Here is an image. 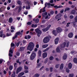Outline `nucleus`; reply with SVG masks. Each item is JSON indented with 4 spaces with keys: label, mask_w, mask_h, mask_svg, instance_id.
<instances>
[{
    "label": "nucleus",
    "mask_w": 77,
    "mask_h": 77,
    "mask_svg": "<svg viewBox=\"0 0 77 77\" xmlns=\"http://www.w3.org/2000/svg\"><path fill=\"white\" fill-rule=\"evenodd\" d=\"M34 43H33L32 42H30L27 47V50H29V51H32L33 50V48H34Z\"/></svg>",
    "instance_id": "obj_1"
},
{
    "label": "nucleus",
    "mask_w": 77,
    "mask_h": 77,
    "mask_svg": "<svg viewBox=\"0 0 77 77\" xmlns=\"http://www.w3.org/2000/svg\"><path fill=\"white\" fill-rule=\"evenodd\" d=\"M36 56V54L35 51H32L31 53V54L30 56V60H33L34 58H35Z\"/></svg>",
    "instance_id": "obj_2"
},
{
    "label": "nucleus",
    "mask_w": 77,
    "mask_h": 77,
    "mask_svg": "<svg viewBox=\"0 0 77 77\" xmlns=\"http://www.w3.org/2000/svg\"><path fill=\"white\" fill-rule=\"evenodd\" d=\"M22 35V33L20 31L17 32L15 34V36L13 37V39H14L15 38H17L18 37L17 35Z\"/></svg>",
    "instance_id": "obj_3"
},
{
    "label": "nucleus",
    "mask_w": 77,
    "mask_h": 77,
    "mask_svg": "<svg viewBox=\"0 0 77 77\" xmlns=\"http://www.w3.org/2000/svg\"><path fill=\"white\" fill-rule=\"evenodd\" d=\"M49 38L48 37H45L43 40V42L44 43H47L49 42Z\"/></svg>",
    "instance_id": "obj_4"
},
{
    "label": "nucleus",
    "mask_w": 77,
    "mask_h": 77,
    "mask_svg": "<svg viewBox=\"0 0 77 77\" xmlns=\"http://www.w3.org/2000/svg\"><path fill=\"white\" fill-rule=\"evenodd\" d=\"M15 46V44L14 43H13L12 42L11 44V48L9 51V53H11L12 54L13 53V50L12 49V48L13 47H14Z\"/></svg>",
    "instance_id": "obj_5"
},
{
    "label": "nucleus",
    "mask_w": 77,
    "mask_h": 77,
    "mask_svg": "<svg viewBox=\"0 0 77 77\" xmlns=\"http://www.w3.org/2000/svg\"><path fill=\"white\" fill-rule=\"evenodd\" d=\"M22 70V67L20 66L17 68L16 70V73L17 74Z\"/></svg>",
    "instance_id": "obj_6"
},
{
    "label": "nucleus",
    "mask_w": 77,
    "mask_h": 77,
    "mask_svg": "<svg viewBox=\"0 0 77 77\" xmlns=\"http://www.w3.org/2000/svg\"><path fill=\"white\" fill-rule=\"evenodd\" d=\"M56 31L58 33H60L62 31V29L60 27L56 28Z\"/></svg>",
    "instance_id": "obj_7"
},
{
    "label": "nucleus",
    "mask_w": 77,
    "mask_h": 77,
    "mask_svg": "<svg viewBox=\"0 0 77 77\" xmlns=\"http://www.w3.org/2000/svg\"><path fill=\"white\" fill-rule=\"evenodd\" d=\"M35 31L37 33H38V34H39V35L41 34V31L39 30V29L38 28L35 29Z\"/></svg>",
    "instance_id": "obj_8"
},
{
    "label": "nucleus",
    "mask_w": 77,
    "mask_h": 77,
    "mask_svg": "<svg viewBox=\"0 0 77 77\" xmlns=\"http://www.w3.org/2000/svg\"><path fill=\"white\" fill-rule=\"evenodd\" d=\"M47 56V53L46 52H45L43 53L42 55V57L43 59H44L45 57H46Z\"/></svg>",
    "instance_id": "obj_9"
},
{
    "label": "nucleus",
    "mask_w": 77,
    "mask_h": 77,
    "mask_svg": "<svg viewBox=\"0 0 77 77\" xmlns=\"http://www.w3.org/2000/svg\"><path fill=\"white\" fill-rule=\"evenodd\" d=\"M59 38H56L55 39V44H58V42H59Z\"/></svg>",
    "instance_id": "obj_10"
},
{
    "label": "nucleus",
    "mask_w": 77,
    "mask_h": 77,
    "mask_svg": "<svg viewBox=\"0 0 77 77\" xmlns=\"http://www.w3.org/2000/svg\"><path fill=\"white\" fill-rule=\"evenodd\" d=\"M62 16V15L61 14H57V15H56L55 17V18L56 19H58L59 18H60Z\"/></svg>",
    "instance_id": "obj_11"
},
{
    "label": "nucleus",
    "mask_w": 77,
    "mask_h": 77,
    "mask_svg": "<svg viewBox=\"0 0 77 77\" xmlns=\"http://www.w3.org/2000/svg\"><path fill=\"white\" fill-rule=\"evenodd\" d=\"M68 36L69 38H72V36H73V33L72 32L70 33L69 34Z\"/></svg>",
    "instance_id": "obj_12"
},
{
    "label": "nucleus",
    "mask_w": 77,
    "mask_h": 77,
    "mask_svg": "<svg viewBox=\"0 0 77 77\" xmlns=\"http://www.w3.org/2000/svg\"><path fill=\"white\" fill-rule=\"evenodd\" d=\"M33 21H34L35 22V23H39V19H36L35 20V19H33Z\"/></svg>",
    "instance_id": "obj_13"
},
{
    "label": "nucleus",
    "mask_w": 77,
    "mask_h": 77,
    "mask_svg": "<svg viewBox=\"0 0 77 77\" xmlns=\"http://www.w3.org/2000/svg\"><path fill=\"white\" fill-rule=\"evenodd\" d=\"M54 8H56V9H58L59 8H63V6L62 5H60L59 6H57V5H55L54 6Z\"/></svg>",
    "instance_id": "obj_14"
},
{
    "label": "nucleus",
    "mask_w": 77,
    "mask_h": 77,
    "mask_svg": "<svg viewBox=\"0 0 77 77\" xmlns=\"http://www.w3.org/2000/svg\"><path fill=\"white\" fill-rule=\"evenodd\" d=\"M66 45V42H64L62 44L61 47V48H64L65 47V46Z\"/></svg>",
    "instance_id": "obj_15"
},
{
    "label": "nucleus",
    "mask_w": 77,
    "mask_h": 77,
    "mask_svg": "<svg viewBox=\"0 0 77 77\" xmlns=\"http://www.w3.org/2000/svg\"><path fill=\"white\" fill-rule=\"evenodd\" d=\"M57 52L58 53H60V47H57L56 48Z\"/></svg>",
    "instance_id": "obj_16"
},
{
    "label": "nucleus",
    "mask_w": 77,
    "mask_h": 77,
    "mask_svg": "<svg viewBox=\"0 0 77 77\" xmlns=\"http://www.w3.org/2000/svg\"><path fill=\"white\" fill-rule=\"evenodd\" d=\"M24 74V73L23 72H22L19 73L18 75V76L19 77H21V76H22V75H23Z\"/></svg>",
    "instance_id": "obj_17"
},
{
    "label": "nucleus",
    "mask_w": 77,
    "mask_h": 77,
    "mask_svg": "<svg viewBox=\"0 0 77 77\" xmlns=\"http://www.w3.org/2000/svg\"><path fill=\"white\" fill-rule=\"evenodd\" d=\"M72 63H70L68 65V68L69 69H71L72 68Z\"/></svg>",
    "instance_id": "obj_18"
},
{
    "label": "nucleus",
    "mask_w": 77,
    "mask_h": 77,
    "mask_svg": "<svg viewBox=\"0 0 77 77\" xmlns=\"http://www.w3.org/2000/svg\"><path fill=\"white\" fill-rule=\"evenodd\" d=\"M13 20V19H12V18L10 17L9 18L8 20V22L10 23H11L12 22Z\"/></svg>",
    "instance_id": "obj_19"
},
{
    "label": "nucleus",
    "mask_w": 77,
    "mask_h": 77,
    "mask_svg": "<svg viewBox=\"0 0 77 77\" xmlns=\"http://www.w3.org/2000/svg\"><path fill=\"white\" fill-rule=\"evenodd\" d=\"M41 51L40 50H38V56L40 57L41 56V53H42Z\"/></svg>",
    "instance_id": "obj_20"
},
{
    "label": "nucleus",
    "mask_w": 77,
    "mask_h": 77,
    "mask_svg": "<svg viewBox=\"0 0 77 77\" xmlns=\"http://www.w3.org/2000/svg\"><path fill=\"white\" fill-rule=\"evenodd\" d=\"M73 62L75 63H77V59L76 58H74L73 60Z\"/></svg>",
    "instance_id": "obj_21"
},
{
    "label": "nucleus",
    "mask_w": 77,
    "mask_h": 77,
    "mask_svg": "<svg viewBox=\"0 0 77 77\" xmlns=\"http://www.w3.org/2000/svg\"><path fill=\"white\" fill-rule=\"evenodd\" d=\"M47 15V12H45V13H43L42 14L43 17L44 18L45 17V16H46V15Z\"/></svg>",
    "instance_id": "obj_22"
},
{
    "label": "nucleus",
    "mask_w": 77,
    "mask_h": 77,
    "mask_svg": "<svg viewBox=\"0 0 77 77\" xmlns=\"http://www.w3.org/2000/svg\"><path fill=\"white\" fill-rule=\"evenodd\" d=\"M76 12V11L74 10H72L71 11V13L72 14H73V15L75 14Z\"/></svg>",
    "instance_id": "obj_23"
},
{
    "label": "nucleus",
    "mask_w": 77,
    "mask_h": 77,
    "mask_svg": "<svg viewBox=\"0 0 77 77\" xmlns=\"http://www.w3.org/2000/svg\"><path fill=\"white\" fill-rule=\"evenodd\" d=\"M42 30L44 32H47V30H48V28H44L42 29Z\"/></svg>",
    "instance_id": "obj_24"
},
{
    "label": "nucleus",
    "mask_w": 77,
    "mask_h": 77,
    "mask_svg": "<svg viewBox=\"0 0 77 77\" xmlns=\"http://www.w3.org/2000/svg\"><path fill=\"white\" fill-rule=\"evenodd\" d=\"M63 58L64 60L66 59V58H67V55H66V54H64L63 56Z\"/></svg>",
    "instance_id": "obj_25"
},
{
    "label": "nucleus",
    "mask_w": 77,
    "mask_h": 77,
    "mask_svg": "<svg viewBox=\"0 0 77 77\" xmlns=\"http://www.w3.org/2000/svg\"><path fill=\"white\" fill-rule=\"evenodd\" d=\"M51 5V4H50V3H46L45 4V7H47V5H48V6H50Z\"/></svg>",
    "instance_id": "obj_26"
},
{
    "label": "nucleus",
    "mask_w": 77,
    "mask_h": 77,
    "mask_svg": "<svg viewBox=\"0 0 77 77\" xmlns=\"http://www.w3.org/2000/svg\"><path fill=\"white\" fill-rule=\"evenodd\" d=\"M24 47H21L20 48V51H24Z\"/></svg>",
    "instance_id": "obj_27"
},
{
    "label": "nucleus",
    "mask_w": 77,
    "mask_h": 77,
    "mask_svg": "<svg viewBox=\"0 0 77 77\" xmlns=\"http://www.w3.org/2000/svg\"><path fill=\"white\" fill-rule=\"evenodd\" d=\"M48 45H42V47L44 48H47V47H48Z\"/></svg>",
    "instance_id": "obj_28"
},
{
    "label": "nucleus",
    "mask_w": 77,
    "mask_h": 77,
    "mask_svg": "<svg viewBox=\"0 0 77 77\" xmlns=\"http://www.w3.org/2000/svg\"><path fill=\"white\" fill-rule=\"evenodd\" d=\"M11 77H15V72H14L11 75Z\"/></svg>",
    "instance_id": "obj_29"
},
{
    "label": "nucleus",
    "mask_w": 77,
    "mask_h": 77,
    "mask_svg": "<svg viewBox=\"0 0 77 77\" xmlns=\"http://www.w3.org/2000/svg\"><path fill=\"white\" fill-rule=\"evenodd\" d=\"M32 27H37V24H32L31 25Z\"/></svg>",
    "instance_id": "obj_30"
},
{
    "label": "nucleus",
    "mask_w": 77,
    "mask_h": 77,
    "mask_svg": "<svg viewBox=\"0 0 77 77\" xmlns=\"http://www.w3.org/2000/svg\"><path fill=\"white\" fill-rule=\"evenodd\" d=\"M63 68V64L62 63L60 65V69H62Z\"/></svg>",
    "instance_id": "obj_31"
},
{
    "label": "nucleus",
    "mask_w": 77,
    "mask_h": 77,
    "mask_svg": "<svg viewBox=\"0 0 77 77\" xmlns=\"http://www.w3.org/2000/svg\"><path fill=\"white\" fill-rule=\"evenodd\" d=\"M17 4L19 5H22V2L20 1H19L17 2Z\"/></svg>",
    "instance_id": "obj_32"
},
{
    "label": "nucleus",
    "mask_w": 77,
    "mask_h": 77,
    "mask_svg": "<svg viewBox=\"0 0 77 77\" xmlns=\"http://www.w3.org/2000/svg\"><path fill=\"white\" fill-rule=\"evenodd\" d=\"M54 59V57L53 56H51L49 57V60H53Z\"/></svg>",
    "instance_id": "obj_33"
},
{
    "label": "nucleus",
    "mask_w": 77,
    "mask_h": 77,
    "mask_svg": "<svg viewBox=\"0 0 77 77\" xmlns=\"http://www.w3.org/2000/svg\"><path fill=\"white\" fill-rule=\"evenodd\" d=\"M49 49L50 48H47L45 49L43 51V52H45L47 51H48V50H49Z\"/></svg>",
    "instance_id": "obj_34"
},
{
    "label": "nucleus",
    "mask_w": 77,
    "mask_h": 77,
    "mask_svg": "<svg viewBox=\"0 0 77 77\" xmlns=\"http://www.w3.org/2000/svg\"><path fill=\"white\" fill-rule=\"evenodd\" d=\"M69 77H74V74L72 73L69 74Z\"/></svg>",
    "instance_id": "obj_35"
},
{
    "label": "nucleus",
    "mask_w": 77,
    "mask_h": 77,
    "mask_svg": "<svg viewBox=\"0 0 77 77\" xmlns=\"http://www.w3.org/2000/svg\"><path fill=\"white\" fill-rule=\"evenodd\" d=\"M70 8H66L64 10V12H66V11H69Z\"/></svg>",
    "instance_id": "obj_36"
},
{
    "label": "nucleus",
    "mask_w": 77,
    "mask_h": 77,
    "mask_svg": "<svg viewBox=\"0 0 77 77\" xmlns=\"http://www.w3.org/2000/svg\"><path fill=\"white\" fill-rule=\"evenodd\" d=\"M13 69V66L12 65H11L9 67V69L10 70H12Z\"/></svg>",
    "instance_id": "obj_37"
},
{
    "label": "nucleus",
    "mask_w": 77,
    "mask_h": 77,
    "mask_svg": "<svg viewBox=\"0 0 77 77\" xmlns=\"http://www.w3.org/2000/svg\"><path fill=\"white\" fill-rule=\"evenodd\" d=\"M45 8H46V7L45 6V7L42 9V12H45Z\"/></svg>",
    "instance_id": "obj_38"
},
{
    "label": "nucleus",
    "mask_w": 77,
    "mask_h": 77,
    "mask_svg": "<svg viewBox=\"0 0 77 77\" xmlns=\"http://www.w3.org/2000/svg\"><path fill=\"white\" fill-rule=\"evenodd\" d=\"M52 33L54 35H56L57 34V32H56V31L55 30H54L53 31Z\"/></svg>",
    "instance_id": "obj_39"
},
{
    "label": "nucleus",
    "mask_w": 77,
    "mask_h": 77,
    "mask_svg": "<svg viewBox=\"0 0 77 77\" xmlns=\"http://www.w3.org/2000/svg\"><path fill=\"white\" fill-rule=\"evenodd\" d=\"M55 67L56 68H59V66H60V64H56L55 66Z\"/></svg>",
    "instance_id": "obj_40"
},
{
    "label": "nucleus",
    "mask_w": 77,
    "mask_h": 77,
    "mask_svg": "<svg viewBox=\"0 0 77 77\" xmlns=\"http://www.w3.org/2000/svg\"><path fill=\"white\" fill-rule=\"evenodd\" d=\"M3 11V7H1L0 8V12H2Z\"/></svg>",
    "instance_id": "obj_41"
},
{
    "label": "nucleus",
    "mask_w": 77,
    "mask_h": 77,
    "mask_svg": "<svg viewBox=\"0 0 77 77\" xmlns=\"http://www.w3.org/2000/svg\"><path fill=\"white\" fill-rule=\"evenodd\" d=\"M48 60V59L46 58L44 62V63H47Z\"/></svg>",
    "instance_id": "obj_42"
},
{
    "label": "nucleus",
    "mask_w": 77,
    "mask_h": 77,
    "mask_svg": "<svg viewBox=\"0 0 77 77\" xmlns=\"http://www.w3.org/2000/svg\"><path fill=\"white\" fill-rule=\"evenodd\" d=\"M39 75H40L39 74H35L34 77H39Z\"/></svg>",
    "instance_id": "obj_43"
},
{
    "label": "nucleus",
    "mask_w": 77,
    "mask_h": 77,
    "mask_svg": "<svg viewBox=\"0 0 77 77\" xmlns=\"http://www.w3.org/2000/svg\"><path fill=\"white\" fill-rule=\"evenodd\" d=\"M69 45V42H67L66 44V47H68Z\"/></svg>",
    "instance_id": "obj_44"
},
{
    "label": "nucleus",
    "mask_w": 77,
    "mask_h": 77,
    "mask_svg": "<svg viewBox=\"0 0 77 77\" xmlns=\"http://www.w3.org/2000/svg\"><path fill=\"white\" fill-rule=\"evenodd\" d=\"M53 67H50V72H53Z\"/></svg>",
    "instance_id": "obj_45"
},
{
    "label": "nucleus",
    "mask_w": 77,
    "mask_h": 77,
    "mask_svg": "<svg viewBox=\"0 0 77 77\" xmlns=\"http://www.w3.org/2000/svg\"><path fill=\"white\" fill-rule=\"evenodd\" d=\"M12 34L11 33H10L9 34L8 33H7V36H9L11 35Z\"/></svg>",
    "instance_id": "obj_46"
},
{
    "label": "nucleus",
    "mask_w": 77,
    "mask_h": 77,
    "mask_svg": "<svg viewBox=\"0 0 77 77\" xmlns=\"http://www.w3.org/2000/svg\"><path fill=\"white\" fill-rule=\"evenodd\" d=\"M14 66L15 68H16L17 67V64L16 63H14Z\"/></svg>",
    "instance_id": "obj_47"
},
{
    "label": "nucleus",
    "mask_w": 77,
    "mask_h": 77,
    "mask_svg": "<svg viewBox=\"0 0 77 77\" xmlns=\"http://www.w3.org/2000/svg\"><path fill=\"white\" fill-rule=\"evenodd\" d=\"M20 42H19L17 43L16 44V45H17V47H18L19 45H20Z\"/></svg>",
    "instance_id": "obj_48"
},
{
    "label": "nucleus",
    "mask_w": 77,
    "mask_h": 77,
    "mask_svg": "<svg viewBox=\"0 0 77 77\" xmlns=\"http://www.w3.org/2000/svg\"><path fill=\"white\" fill-rule=\"evenodd\" d=\"M42 65V64H41V63H39L38 64H37V66L38 67H41V65Z\"/></svg>",
    "instance_id": "obj_49"
},
{
    "label": "nucleus",
    "mask_w": 77,
    "mask_h": 77,
    "mask_svg": "<svg viewBox=\"0 0 77 77\" xmlns=\"http://www.w3.org/2000/svg\"><path fill=\"white\" fill-rule=\"evenodd\" d=\"M27 24L28 25H31V24H32V22H29L27 23Z\"/></svg>",
    "instance_id": "obj_50"
},
{
    "label": "nucleus",
    "mask_w": 77,
    "mask_h": 77,
    "mask_svg": "<svg viewBox=\"0 0 77 77\" xmlns=\"http://www.w3.org/2000/svg\"><path fill=\"white\" fill-rule=\"evenodd\" d=\"M75 22H77V16H76L75 18Z\"/></svg>",
    "instance_id": "obj_51"
},
{
    "label": "nucleus",
    "mask_w": 77,
    "mask_h": 77,
    "mask_svg": "<svg viewBox=\"0 0 77 77\" xmlns=\"http://www.w3.org/2000/svg\"><path fill=\"white\" fill-rule=\"evenodd\" d=\"M29 34L31 35H34L33 33V32H32V31H29Z\"/></svg>",
    "instance_id": "obj_52"
},
{
    "label": "nucleus",
    "mask_w": 77,
    "mask_h": 77,
    "mask_svg": "<svg viewBox=\"0 0 77 77\" xmlns=\"http://www.w3.org/2000/svg\"><path fill=\"white\" fill-rule=\"evenodd\" d=\"M69 18L70 19H72V18H74V16H72V15H71L70 16H69Z\"/></svg>",
    "instance_id": "obj_53"
},
{
    "label": "nucleus",
    "mask_w": 77,
    "mask_h": 77,
    "mask_svg": "<svg viewBox=\"0 0 77 77\" xmlns=\"http://www.w3.org/2000/svg\"><path fill=\"white\" fill-rule=\"evenodd\" d=\"M30 6L28 5V6H26V9H30Z\"/></svg>",
    "instance_id": "obj_54"
},
{
    "label": "nucleus",
    "mask_w": 77,
    "mask_h": 77,
    "mask_svg": "<svg viewBox=\"0 0 77 77\" xmlns=\"http://www.w3.org/2000/svg\"><path fill=\"white\" fill-rule=\"evenodd\" d=\"M24 69H28V67H27V66H24Z\"/></svg>",
    "instance_id": "obj_55"
},
{
    "label": "nucleus",
    "mask_w": 77,
    "mask_h": 77,
    "mask_svg": "<svg viewBox=\"0 0 77 77\" xmlns=\"http://www.w3.org/2000/svg\"><path fill=\"white\" fill-rule=\"evenodd\" d=\"M69 24H70V23H69V22L67 24V25L66 26V27H69Z\"/></svg>",
    "instance_id": "obj_56"
},
{
    "label": "nucleus",
    "mask_w": 77,
    "mask_h": 77,
    "mask_svg": "<svg viewBox=\"0 0 77 77\" xmlns=\"http://www.w3.org/2000/svg\"><path fill=\"white\" fill-rule=\"evenodd\" d=\"M53 14H54V11H51L50 12V14H51V15H53Z\"/></svg>",
    "instance_id": "obj_57"
},
{
    "label": "nucleus",
    "mask_w": 77,
    "mask_h": 77,
    "mask_svg": "<svg viewBox=\"0 0 77 77\" xmlns=\"http://www.w3.org/2000/svg\"><path fill=\"white\" fill-rule=\"evenodd\" d=\"M3 37V32H1V34H0V37H1L2 38V37Z\"/></svg>",
    "instance_id": "obj_58"
},
{
    "label": "nucleus",
    "mask_w": 77,
    "mask_h": 77,
    "mask_svg": "<svg viewBox=\"0 0 77 77\" xmlns=\"http://www.w3.org/2000/svg\"><path fill=\"white\" fill-rule=\"evenodd\" d=\"M66 72H69V70L68 69V68L66 69Z\"/></svg>",
    "instance_id": "obj_59"
},
{
    "label": "nucleus",
    "mask_w": 77,
    "mask_h": 77,
    "mask_svg": "<svg viewBox=\"0 0 77 77\" xmlns=\"http://www.w3.org/2000/svg\"><path fill=\"white\" fill-rule=\"evenodd\" d=\"M64 11V10L63 9H62L60 11V13L62 14L63 11Z\"/></svg>",
    "instance_id": "obj_60"
},
{
    "label": "nucleus",
    "mask_w": 77,
    "mask_h": 77,
    "mask_svg": "<svg viewBox=\"0 0 77 77\" xmlns=\"http://www.w3.org/2000/svg\"><path fill=\"white\" fill-rule=\"evenodd\" d=\"M11 29H14L15 28L13 26H11Z\"/></svg>",
    "instance_id": "obj_61"
},
{
    "label": "nucleus",
    "mask_w": 77,
    "mask_h": 77,
    "mask_svg": "<svg viewBox=\"0 0 77 77\" xmlns=\"http://www.w3.org/2000/svg\"><path fill=\"white\" fill-rule=\"evenodd\" d=\"M16 54L17 56H20V53L17 52L16 53Z\"/></svg>",
    "instance_id": "obj_62"
},
{
    "label": "nucleus",
    "mask_w": 77,
    "mask_h": 77,
    "mask_svg": "<svg viewBox=\"0 0 77 77\" xmlns=\"http://www.w3.org/2000/svg\"><path fill=\"white\" fill-rule=\"evenodd\" d=\"M23 44H25V43H26V41L24 40L23 41Z\"/></svg>",
    "instance_id": "obj_63"
},
{
    "label": "nucleus",
    "mask_w": 77,
    "mask_h": 77,
    "mask_svg": "<svg viewBox=\"0 0 77 77\" xmlns=\"http://www.w3.org/2000/svg\"><path fill=\"white\" fill-rule=\"evenodd\" d=\"M24 72L25 73H27L29 72L28 70H25L24 71Z\"/></svg>",
    "instance_id": "obj_64"
}]
</instances>
